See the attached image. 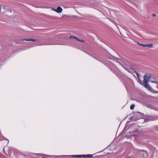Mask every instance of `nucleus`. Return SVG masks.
Listing matches in <instances>:
<instances>
[{"label": "nucleus", "mask_w": 158, "mask_h": 158, "mask_svg": "<svg viewBox=\"0 0 158 158\" xmlns=\"http://www.w3.org/2000/svg\"><path fill=\"white\" fill-rule=\"evenodd\" d=\"M152 77V76L151 74L146 73L145 74L143 77V83H141V84L145 88L150 90H151L152 89V88L148 85V83Z\"/></svg>", "instance_id": "nucleus-1"}, {"label": "nucleus", "mask_w": 158, "mask_h": 158, "mask_svg": "<svg viewBox=\"0 0 158 158\" xmlns=\"http://www.w3.org/2000/svg\"><path fill=\"white\" fill-rule=\"evenodd\" d=\"M136 73V74H137V77H138V78H139V74H138V73Z\"/></svg>", "instance_id": "nucleus-14"}, {"label": "nucleus", "mask_w": 158, "mask_h": 158, "mask_svg": "<svg viewBox=\"0 0 158 158\" xmlns=\"http://www.w3.org/2000/svg\"><path fill=\"white\" fill-rule=\"evenodd\" d=\"M77 40L80 42H85V41L83 40H80L78 39V40Z\"/></svg>", "instance_id": "nucleus-12"}, {"label": "nucleus", "mask_w": 158, "mask_h": 158, "mask_svg": "<svg viewBox=\"0 0 158 158\" xmlns=\"http://www.w3.org/2000/svg\"><path fill=\"white\" fill-rule=\"evenodd\" d=\"M153 16H156V15L155 14H153Z\"/></svg>", "instance_id": "nucleus-17"}, {"label": "nucleus", "mask_w": 158, "mask_h": 158, "mask_svg": "<svg viewBox=\"0 0 158 158\" xmlns=\"http://www.w3.org/2000/svg\"><path fill=\"white\" fill-rule=\"evenodd\" d=\"M93 156V155L91 154L84 155L83 157H92Z\"/></svg>", "instance_id": "nucleus-6"}, {"label": "nucleus", "mask_w": 158, "mask_h": 158, "mask_svg": "<svg viewBox=\"0 0 158 158\" xmlns=\"http://www.w3.org/2000/svg\"><path fill=\"white\" fill-rule=\"evenodd\" d=\"M139 45L143 46V47H144L145 44H140L139 43H137Z\"/></svg>", "instance_id": "nucleus-11"}, {"label": "nucleus", "mask_w": 158, "mask_h": 158, "mask_svg": "<svg viewBox=\"0 0 158 158\" xmlns=\"http://www.w3.org/2000/svg\"><path fill=\"white\" fill-rule=\"evenodd\" d=\"M140 154L144 158L147 157L148 156L147 152L145 150L141 151Z\"/></svg>", "instance_id": "nucleus-3"}, {"label": "nucleus", "mask_w": 158, "mask_h": 158, "mask_svg": "<svg viewBox=\"0 0 158 158\" xmlns=\"http://www.w3.org/2000/svg\"><path fill=\"white\" fill-rule=\"evenodd\" d=\"M153 44H145L144 47H151L152 46Z\"/></svg>", "instance_id": "nucleus-8"}, {"label": "nucleus", "mask_w": 158, "mask_h": 158, "mask_svg": "<svg viewBox=\"0 0 158 158\" xmlns=\"http://www.w3.org/2000/svg\"><path fill=\"white\" fill-rule=\"evenodd\" d=\"M23 40H25L27 41H35L36 40L35 39H26Z\"/></svg>", "instance_id": "nucleus-7"}, {"label": "nucleus", "mask_w": 158, "mask_h": 158, "mask_svg": "<svg viewBox=\"0 0 158 158\" xmlns=\"http://www.w3.org/2000/svg\"><path fill=\"white\" fill-rule=\"evenodd\" d=\"M130 70H131V71H129L130 72H131L133 71V70L132 69H130Z\"/></svg>", "instance_id": "nucleus-16"}, {"label": "nucleus", "mask_w": 158, "mask_h": 158, "mask_svg": "<svg viewBox=\"0 0 158 158\" xmlns=\"http://www.w3.org/2000/svg\"><path fill=\"white\" fill-rule=\"evenodd\" d=\"M84 155H74L72 156V157H76L78 158L83 157Z\"/></svg>", "instance_id": "nucleus-5"}, {"label": "nucleus", "mask_w": 158, "mask_h": 158, "mask_svg": "<svg viewBox=\"0 0 158 158\" xmlns=\"http://www.w3.org/2000/svg\"><path fill=\"white\" fill-rule=\"evenodd\" d=\"M53 10H54V11L56 12V9H53Z\"/></svg>", "instance_id": "nucleus-15"}, {"label": "nucleus", "mask_w": 158, "mask_h": 158, "mask_svg": "<svg viewBox=\"0 0 158 158\" xmlns=\"http://www.w3.org/2000/svg\"><path fill=\"white\" fill-rule=\"evenodd\" d=\"M135 105L134 104H132L130 106V109L131 110H133L135 107Z\"/></svg>", "instance_id": "nucleus-9"}, {"label": "nucleus", "mask_w": 158, "mask_h": 158, "mask_svg": "<svg viewBox=\"0 0 158 158\" xmlns=\"http://www.w3.org/2000/svg\"><path fill=\"white\" fill-rule=\"evenodd\" d=\"M42 158H44V157H43Z\"/></svg>", "instance_id": "nucleus-18"}, {"label": "nucleus", "mask_w": 158, "mask_h": 158, "mask_svg": "<svg viewBox=\"0 0 158 158\" xmlns=\"http://www.w3.org/2000/svg\"><path fill=\"white\" fill-rule=\"evenodd\" d=\"M70 38H74V39H75L77 40H78V38L77 37L75 36H70Z\"/></svg>", "instance_id": "nucleus-10"}, {"label": "nucleus", "mask_w": 158, "mask_h": 158, "mask_svg": "<svg viewBox=\"0 0 158 158\" xmlns=\"http://www.w3.org/2000/svg\"><path fill=\"white\" fill-rule=\"evenodd\" d=\"M158 78L156 77H152L150 81L152 83L158 84Z\"/></svg>", "instance_id": "nucleus-2"}, {"label": "nucleus", "mask_w": 158, "mask_h": 158, "mask_svg": "<svg viewBox=\"0 0 158 158\" xmlns=\"http://www.w3.org/2000/svg\"><path fill=\"white\" fill-rule=\"evenodd\" d=\"M63 11L62 9L60 7H58L57 8L56 12L58 13H61Z\"/></svg>", "instance_id": "nucleus-4"}, {"label": "nucleus", "mask_w": 158, "mask_h": 158, "mask_svg": "<svg viewBox=\"0 0 158 158\" xmlns=\"http://www.w3.org/2000/svg\"><path fill=\"white\" fill-rule=\"evenodd\" d=\"M1 9H2V7H1V6H0V13H1Z\"/></svg>", "instance_id": "nucleus-13"}]
</instances>
